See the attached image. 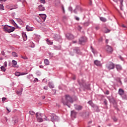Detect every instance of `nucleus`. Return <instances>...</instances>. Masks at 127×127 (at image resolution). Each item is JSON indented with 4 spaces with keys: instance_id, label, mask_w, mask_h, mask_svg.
Listing matches in <instances>:
<instances>
[{
    "instance_id": "nucleus-1",
    "label": "nucleus",
    "mask_w": 127,
    "mask_h": 127,
    "mask_svg": "<svg viewBox=\"0 0 127 127\" xmlns=\"http://www.w3.org/2000/svg\"><path fill=\"white\" fill-rule=\"evenodd\" d=\"M43 116L44 117L45 120H46V121H49V119H47L46 116L41 113L39 114L38 112L36 113V117L37 119L38 122L39 123H42V122H43V119H42V117Z\"/></svg>"
},
{
    "instance_id": "nucleus-2",
    "label": "nucleus",
    "mask_w": 127,
    "mask_h": 127,
    "mask_svg": "<svg viewBox=\"0 0 127 127\" xmlns=\"http://www.w3.org/2000/svg\"><path fill=\"white\" fill-rule=\"evenodd\" d=\"M73 99H72V97L69 96L68 95H65V100L63 101V103L64 105H66V106H68V104L69 103H71V104H73Z\"/></svg>"
},
{
    "instance_id": "nucleus-3",
    "label": "nucleus",
    "mask_w": 127,
    "mask_h": 127,
    "mask_svg": "<svg viewBox=\"0 0 127 127\" xmlns=\"http://www.w3.org/2000/svg\"><path fill=\"white\" fill-rule=\"evenodd\" d=\"M3 29L4 31L8 32V33H10V32L14 31V30H15V28L11 27L10 26L5 25L3 27Z\"/></svg>"
},
{
    "instance_id": "nucleus-4",
    "label": "nucleus",
    "mask_w": 127,
    "mask_h": 127,
    "mask_svg": "<svg viewBox=\"0 0 127 127\" xmlns=\"http://www.w3.org/2000/svg\"><path fill=\"white\" fill-rule=\"evenodd\" d=\"M51 121L53 122V123H54V122H58V121H59V117L55 114H51Z\"/></svg>"
},
{
    "instance_id": "nucleus-5",
    "label": "nucleus",
    "mask_w": 127,
    "mask_h": 127,
    "mask_svg": "<svg viewBox=\"0 0 127 127\" xmlns=\"http://www.w3.org/2000/svg\"><path fill=\"white\" fill-rule=\"evenodd\" d=\"M106 68L109 70H112L115 68V64L113 63L110 62L106 64Z\"/></svg>"
},
{
    "instance_id": "nucleus-6",
    "label": "nucleus",
    "mask_w": 127,
    "mask_h": 127,
    "mask_svg": "<svg viewBox=\"0 0 127 127\" xmlns=\"http://www.w3.org/2000/svg\"><path fill=\"white\" fill-rule=\"evenodd\" d=\"M81 88H82L83 90H90V85H86L85 83H83L81 85Z\"/></svg>"
},
{
    "instance_id": "nucleus-7",
    "label": "nucleus",
    "mask_w": 127,
    "mask_h": 127,
    "mask_svg": "<svg viewBox=\"0 0 127 127\" xmlns=\"http://www.w3.org/2000/svg\"><path fill=\"white\" fill-rule=\"evenodd\" d=\"M87 41V38L86 37H82L80 38V44H83L84 45L85 44V42Z\"/></svg>"
},
{
    "instance_id": "nucleus-8",
    "label": "nucleus",
    "mask_w": 127,
    "mask_h": 127,
    "mask_svg": "<svg viewBox=\"0 0 127 127\" xmlns=\"http://www.w3.org/2000/svg\"><path fill=\"white\" fill-rule=\"evenodd\" d=\"M106 49L108 53H112L113 52V48L109 45L106 46Z\"/></svg>"
},
{
    "instance_id": "nucleus-9",
    "label": "nucleus",
    "mask_w": 127,
    "mask_h": 127,
    "mask_svg": "<svg viewBox=\"0 0 127 127\" xmlns=\"http://www.w3.org/2000/svg\"><path fill=\"white\" fill-rule=\"evenodd\" d=\"M66 37L69 40L71 39H74V36L72 34L67 33L66 35Z\"/></svg>"
},
{
    "instance_id": "nucleus-10",
    "label": "nucleus",
    "mask_w": 127,
    "mask_h": 127,
    "mask_svg": "<svg viewBox=\"0 0 127 127\" xmlns=\"http://www.w3.org/2000/svg\"><path fill=\"white\" fill-rule=\"evenodd\" d=\"M77 116V113L75 111H72L71 112V117L72 119H75L76 117Z\"/></svg>"
},
{
    "instance_id": "nucleus-11",
    "label": "nucleus",
    "mask_w": 127,
    "mask_h": 127,
    "mask_svg": "<svg viewBox=\"0 0 127 127\" xmlns=\"http://www.w3.org/2000/svg\"><path fill=\"white\" fill-rule=\"evenodd\" d=\"M94 64L96 65V66H98L99 67H102V63H101V62L96 60L94 61Z\"/></svg>"
},
{
    "instance_id": "nucleus-12",
    "label": "nucleus",
    "mask_w": 127,
    "mask_h": 127,
    "mask_svg": "<svg viewBox=\"0 0 127 127\" xmlns=\"http://www.w3.org/2000/svg\"><path fill=\"white\" fill-rule=\"evenodd\" d=\"M88 104H89V105H90L92 108H98V106H97L95 104H94L92 101H88Z\"/></svg>"
},
{
    "instance_id": "nucleus-13",
    "label": "nucleus",
    "mask_w": 127,
    "mask_h": 127,
    "mask_svg": "<svg viewBox=\"0 0 127 127\" xmlns=\"http://www.w3.org/2000/svg\"><path fill=\"white\" fill-rule=\"evenodd\" d=\"M39 15L41 16V18H42L43 21H45V19H46V14H40Z\"/></svg>"
},
{
    "instance_id": "nucleus-14",
    "label": "nucleus",
    "mask_w": 127,
    "mask_h": 127,
    "mask_svg": "<svg viewBox=\"0 0 127 127\" xmlns=\"http://www.w3.org/2000/svg\"><path fill=\"white\" fill-rule=\"evenodd\" d=\"M124 93H125V91L124 90H123V89H122V88L119 89V95H120V96L124 95Z\"/></svg>"
},
{
    "instance_id": "nucleus-15",
    "label": "nucleus",
    "mask_w": 127,
    "mask_h": 127,
    "mask_svg": "<svg viewBox=\"0 0 127 127\" xmlns=\"http://www.w3.org/2000/svg\"><path fill=\"white\" fill-rule=\"evenodd\" d=\"M39 9L40 11H43V10H45V8L43 7V5H40L39 6Z\"/></svg>"
},
{
    "instance_id": "nucleus-16",
    "label": "nucleus",
    "mask_w": 127,
    "mask_h": 127,
    "mask_svg": "<svg viewBox=\"0 0 127 127\" xmlns=\"http://www.w3.org/2000/svg\"><path fill=\"white\" fill-rule=\"evenodd\" d=\"M26 30L27 31H33V29H32V27H31L30 26L27 25L26 26Z\"/></svg>"
},
{
    "instance_id": "nucleus-17",
    "label": "nucleus",
    "mask_w": 127,
    "mask_h": 127,
    "mask_svg": "<svg viewBox=\"0 0 127 127\" xmlns=\"http://www.w3.org/2000/svg\"><path fill=\"white\" fill-rule=\"evenodd\" d=\"M74 52L77 54L80 53V49H79V48H75L74 49Z\"/></svg>"
},
{
    "instance_id": "nucleus-18",
    "label": "nucleus",
    "mask_w": 127,
    "mask_h": 127,
    "mask_svg": "<svg viewBox=\"0 0 127 127\" xmlns=\"http://www.w3.org/2000/svg\"><path fill=\"white\" fill-rule=\"evenodd\" d=\"M82 117H83L84 118H88V117H89V113L86 112L83 113L82 115Z\"/></svg>"
},
{
    "instance_id": "nucleus-19",
    "label": "nucleus",
    "mask_w": 127,
    "mask_h": 127,
    "mask_svg": "<svg viewBox=\"0 0 127 127\" xmlns=\"http://www.w3.org/2000/svg\"><path fill=\"white\" fill-rule=\"evenodd\" d=\"M23 39L24 41H26L27 40V36H26V34H23Z\"/></svg>"
},
{
    "instance_id": "nucleus-20",
    "label": "nucleus",
    "mask_w": 127,
    "mask_h": 127,
    "mask_svg": "<svg viewBox=\"0 0 127 127\" xmlns=\"http://www.w3.org/2000/svg\"><path fill=\"white\" fill-rule=\"evenodd\" d=\"M16 94L18 95V96H21L22 94V89H21L20 91H16Z\"/></svg>"
},
{
    "instance_id": "nucleus-21",
    "label": "nucleus",
    "mask_w": 127,
    "mask_h": 127,
    "mask_svg": "<svg viewBox=\"0 0 127 127\" xmlns=\"http://www.w3.org/2000/svg\"><path fill=\"white\" fill-rule=\"evenodd\" d=\"M116 69L119 70H122V66H121L120 65L117 64L116 65Z\"/></svg>"
},
{
    "instance_id": "nucleus-22",
    "label": "nucleus",
    "mask_w": 127,
    "mask_h": 127,
    "mask_svg": "<svg viewBox=\"0 0 127 127\" xmlns=\"http://www.w3.org/2000/svg\"><path fill=\"white\" fill-rule=\"evenodd\" d=\"M54 38L56 39V40H58V39H60L61 37L58 35H55Z\"/></svg>"
},
{
    "instance_id": "nucleus-23",
    "label": "nucleus",
    "mask_w": 127,
    "mask_h": 127,
    "mask_svg": "<svg viewBox=\"0 0 127 127\" xmlns=\"http://www.w3.org/2000/svg\"><path fill=\"white\" fill-rule=\"evenodd\" d=\"M44 63L46 65H49V61L48 59H45L44 60Z\"/></svg>"
},
{
    "instance_id": "nucleus-24",
    "label": "nucleus",
    "mask_w": 127,
    "mask_h": 127,
    "mask_svg": "<svg viewBox=\"0 0 127 127\" xmlns=\"http://www.w3.org/2000/svg\"><path fill=\"white\" fill-rule=\"evenodd\" d=\"M75 106V109L77 111H79L80 110V106L77 105H74Z\"/></svg>"
},
{
    "instance_id": "nucleus-25",
    "label": "nucleus",
    "mask_w": 127,
    "mask_h": 127,
    "mask_svg": "<svg viewBox=\"0 0 127 127\" xmlns=\"http://www.w3.org/2000/svg\"><path fill=\"white\" fill-rule=\"evenodd\" d=\"M49 86L51 89H53V88H54V85L52 83H49Z\"/></svg>"
},
{
    "instance_id": "nucleus-26",
    "label": "nucleus",
    "mask_w": 127,
    "mask_h": 127,
    "mask_svg": "<svg viewBox=\"0 0 127 127\" xmlns=\"http://www.w3.org/2000/svg\"><path fill=\"white\" fill-rule=\"evenodd\" d=\"M100 20H101V21H103V22H106V21H107V19H106V18H104L103 17H100Z\"/></svg>"
},
{
    "instance_id": "nucleus-27",
    "label": "nucleus",
    "mask_w": 127,
    "mask_h": 127,
    "mask_svg": "<svg viewBox=\"0 0 127 127\" xmlns=\"http://www.w3.org/2000/svg\"><path fill=\"white\" fill-rule=\"evenodd\" d=\"M12 55L13 56V57H18V56H17V54L14 52L12 53Z\"/></svg>"
},
{
    "instance_id": "nucleus-28",
    "label": "nucleus",
    "mask_w": 127,
    "mask_h": 127,
    "mask_svg": "<svg viewBox=\"0 0 127 127\" xmlns=\"http://www.w3.org/2000/svg\"><path fill=\"white\" fill-rule=\"evenodd\" d=\"M29 114L30 115H31V116H34L35 115V112L32 111H30L29 112Z\"/></svg>"
},
{
    "instance_id": "nucleus-29",
    "label": "nucleus",
    "mask_w": 127,
    "mask_h": 127,
    "mask_svg": "<svg viewBox=\"0 0 127 127\" xmlns=\"http://www.w3.org/2000/svg\"><path fill=\"white\" fill-rule=\"evenodd\" d=\"M0 69H1V71H2V72H5L6 69H5V67H4V66H1L0 67Z\"/></svg>"
},
{
    "instance_id": "nucleus-30",
    "label": "nucleus",
    "mask_w": 127,
    "mask_h": 127,
    "mask_svg": "<svg viewBox=\"0 0 127 127\" xmlns=\"http://www.w3.org/2000/svg\"><path fill=\"white\" fill-rule=\"evenodd\" d=\"M47 42H48V44H49V45H52V44H53V42H51L49 39L47 40Z\"/></svg>"
},
{
    "instance_id": "nucleus-31",
    "label": "nucleus",
    "mask_w": 127,
    "mask_h": 127,
    "mask_svg": "<svg viewBox=\"0 0 127 127\" xmlns=\"http://www.w3.org/2000/svg\"><path fill=\"white\" fill-rule=\"evenodd\" d=\"M89 24H90V23L88 21L86 22L83 24L84 26H89Z\"/></svg>"
},
{
    "instance_id": "nucleus-32",
    "label": "nucleus",
    "mask_w": 127,
    "mask_h": 127,
    "mask_svg": "<svg viewBox=\"0 0 127 127\" xmlns=\"http://www.w3.org/2000/svg\"><path fill=\"white\" fill-rule=\"evenodd\" d=\"M28 72H20V76H23V75H27Z\"/></svg>"
},
{
    "instance_id": "nucleus-33",
    "label": "nucleus",
    "mask_w": 127,
    "mask_h": 127,
    "mask_svg": "<svg viewBox=\"0 0 127 127\" xmlns=\"http://www.w3.org/2000/svg\"><path fill=\"white\" fill-rule=\"evenodd\" d=\"M121 97L123 98V99H127V95L125 93L121 95Z\"/></svg>"
},
{
    "instance_id": "nucleus-34",
    "label": "nucleus",
    "mask_w": 127,
    "mask_h": 127,
    "mask_svg": "<svg viewBox=\"0 0 127 127\" xmlns=\"http://www.w3.org/2000/svg\"><path fill=\"white\" fill-rule=\"evenodd\" d=\"M61 2L60 0H56V4H57V5L60 4Z\"/></svg>"
},
{
    "instance_id": "nucleus-35",
    "label": "nucleus",
    "mask_w": 127,
    "mask_h": 127,
    "mask_svg": "<svg viewBox=\"0 0 127 127\" xmlns=\"http://www.w3.org/2000/svg\"><path fill=\"white\" fill-rule=\"evenodd\" d=\"M12 64H13V65H14V66H15L17 64V62H16L14 60H13L12 61Z\"/></svg>"
},
{
    "instance_id": "nucleus-36",
    "label": "nucleus",
    "mask_w": 127,
    "mask_h": 127,
    "mask_svg": "<svg viewBox=\"0 0 127 127\" xmlns=\"http://www.w3.org/2000/svg\"><path fill=\"white\" fill-rule=\"evenodd\" d=\"M15 76H20V72H16L15 73Z\"/></svg>"
},
{
    "instance_id": "nucleus-37",
    "label": "nucleus",
    "mask_w": 127,
    "mask_h": 127,
    "mask_svg": "<svg viewBox=\"0 0 127 127\" xmlns=\"http://www.w3.org/2000/svg\"><path fill=\"white\" fill-rule=\"evenodd\" d=\"M0 10H3V5L0 4Z\"/></svg>"
},
{
    "instance_id": "nucleus-38",
    "label": "nucleus",
    "mask_w": 127,
    "mask_h": 127,
    "mask_svg": "<svg viewBox=\"0 0 127 127\" xmlns=\"http://www.w3.org/2000/svg\"><path fill=\"white\" fill-rule=\"evenodd\" d=\"M110 31H111L110 30H109L108 29H105V33H109V32H110Z\"/></svg>"
},
{
    "instance_id": "nucleus-39",
    "label": "nucleus",
    "mask_w": 127,
    "mask_h": 127,
    "mask_svg": "<svg viewBox=\"0 0 127 127\" xmlns=\"http://www.w3.org/2000/svg\"><path fill=\"white\" fill-rule=\"evenodd\" d=\"M104 103L106 106L108 105V101H107V100H105Z\"/></svg>"
},
{
    "instance_id": "nucleus-40",
    "label": "nucleus",
    "mask_w": 127,
    "mask_h": 127,
    "mask_svg": "<svg viewBox=\"0 0 127 127\" xmlns=\"http://www.w3.org/2000/svg\"><path fill=\"white\" fill-rule=\"evenodd\" d=\"M41 3H45V0H40Z\"/></svg>"
},
{
    "instance_id": "nucleus-41",
    "label": "nucleus",
    "mask_w": 127,
    "mask_h": 127,
    "mask_svg": "<svg viewBox=\"0 0 127 127\" xmlns=\"http://www.w3.org/2000/svg\"><path fill=\"white\" fill-rule=\"evenodd\" d=\"M2 55H3V56H4L5 55V53H4V52L3 51H2L1 52Z\"/></svg>"
},
{
    "instance_id": "nucleus-42",
    "label": "nucleus",
    "mask_w": 127,
    "mask_h": 127,
    "mask_svg": "<svg viewBox=\"0 0 127 127\" xmlns=\"http://www.w3.org/2000/svg\"><path fill=\"white\" fill-rule=\"evenodd\" d=\"M21 58H22L23 59H24L25 60H26L28 59L27 57H23V56H21Z\"/></svg>"
},
{
    "instance_id": "nucleus-43",
    "label": "nucleus",
    "mask_w": 127,
    "mask_h": 127,
    "mask_svg": "<svg viewBox=\"0 0 127 127\" xmlns=\"http://www.w3.org/2000/svg\"><path fill=\"white\" fill-rule=\"evenodd\" d=\"M36 19H37V21H39V19H40V17L39 16H37L36 18Z\"/></svg>"
},
{
    "instance_id": "nucleus-44",
    "label": "nucleus",
    "mask_w": 127,
    "mask_h": 127,
    "mask_svg": "<svg viewBox=\"0 0 127 127\" xmlns=\"http://www.w3.org/2000/svg\"><path fill=\"white\" fill-rule=\"evenodd\" d=\"M4 65L5 67H6L7 66V62H5L4 63Z\"/></svg>"
},
{
    "instance_id": "nucleus-45",
    "label": "nucleus",
    "mask_w": 127,
    "mask_h": 127,
    "mask_svg": "<svg viewBox=\"0 0 127 127\" xmlns=\"http://www.w3.org/2000/svg\"><path fill=\"white\" fill-rule=\"evenodd\" d=\"M47 89H48V87H47V86L44 87V90H46V91H47Z\"/></svg>"
},
{
    "instance_id": "nucleus-46",
    "label": "nucleus",
    "mask_w": 127,
    "mask_h": 127,
    "mask_svg": "<svg viewBox=\"0 0 127 127\" xmlns=\"http://www.w3.org/2000/svg\"><path fill=\"white\" fill-rule=\"evenodd\" d=\"M5 100H6V98H5V97H3L2 98V102H4V101H5Z\"/></svg>"
},
{
    "instance_id": "nucleus-47",
    "label": "nucleus",
    "mask_w": 127,
    "mask_h": 127,
    "mask_svg": "<svg viewBox=\"0 0 127 127\" xmlns=\"http://www.w3.org/2000/svg\"><path fill=\"white\" fill-rule=\"evenodd\" d=\"M95 29H96V30H98L100 29V27L99 26H97L95 27Z\"/></svg>"
},
{
    "instance_id": "nucleus-48",
    "label": "nucleus",
    "mask_w": 127,
    "mask_h": 127,
    "mask_svg": "<svg viewBox=\"0 0 127 127\" xmlns=\"http://www.w3.org/2000/svg\"><path fill=\"white\" fill-rule=\"evenodd\" d=\"M62 8L63 10L64 13H65V10L64 9V6H62Z\"/></svg>"
},
{
    "instance_id": "nucleus-49",
    "label": "nucleus",
    "mask_w": 127,
    "mask_h": 127,
    "mask_svg": "<svg viewBox=\"0 0 127 127\" xmlns=\"http://www.w3.org/2000/svg\"><path fill=\"white\" fill-rule=\"evenodd\" d=\"M18 123V120L17 119H16L14 121V124H17Z\"/></svg>"
},
{
    "instance_id": "nucleus-50",
    "label": "nucleus",
    "mask_w": 127,
    "mask_h": 127,
    "mask_svg": "<svg viewBox=\"0 0 127 127\" xmlns=\"http://www.w3.org/2000/svg\"><path fill=\"white\" fill-rule=\"evenodd\" d=\"M12 23H13V24H15V25H16V26H17V24H16V23H15V22H14V21H12Z\"/></svg>"
},
{
    "instance_id": "nucleus-51",
    "label": "nucleus",
    "mask_w": 127,
    "mask_h": 127,
    "mask_svg": "<svg viewBox=\"0 0 127 127\" xmlns=\"http://www.w3.org/2000/svg\"><path fill=\"white\" fill-rule=\"evenodd\" d=\"M106 95H109V94H110V92L109 91V90L106 91Z\"/></svg>"
},
{
    "instance_id": "nucleus-52",
    "label": "nucleus",
    "mask_w": 127,
    "mask_h": 127,
    "mask_svg": "<svg viewBox=\"0 0 127 127\" xmlns=\"http://www.w3.org/2000/svg\"><path fill=\"white\" fill-rule=\"evenodd\" d=\"M120 3L122 5L123 4V2L124 1V0H120Z\"/></svg>"
},
{
    "instance_id": "nucleus-53",
    "label": "nucleus",
    "mask_w": 127,
    "mask_h": 127,
    "mask_svg": "<svg viewBox=\"0 0 127 127\" xmlns=\"http://www.w3.org/2000/svg\"><path fill=\"white\" fill-rule=\"evenodd\" d=\"M118 80L119 81L120 84H122V81H121V78H119Z\"/></svg>"
},
{
    "instance_id": "nucleus-54",
    "label": "nucleus",
    "mask_w": 127,
    "mask_h": 127,
    "mask_svg": "<svg viewBox=\"0 0 127 127\" xmlns=\"http://www.w3.org/2000/svg\"><path fill=\"white\" fill-rule=\"evenodd\" d=\"M63 19H67V17L66 16H64Z\"/></svg>"
},
{
    "instance_id": "nucleus-55",
    "label": "nucleus",
    "mask_w": 127,
    "mask_h": 127,
    "mask_svg": "<svg viewBox=\"0 0 127 127\" xmlns=\"http://www.w3.org/2000/svg\"><path fill=\"white\" fill-rule=\"evenodd\" d=\"M19 1H21L22 2H25V0H18Z\"/></svg>"
},
{
    "instance_id": "nucleus-56",
    "label": "nucleus",
    "mask_w": 127,
    "mask_h": 127,
    "mask_svg": "<svg viewBox=\"0 0 127 127\" xmlns=\"http://www.w3.org/2000/svg\"><path fill=\"white\" fill-rule=\"evenodd\" d=\"M6 110L8 112V113H10V110L8 109V108H6Z\"/></svg>"
},
{
    "instance_id": "nucleus-57",
    "label": "nucleus",
    "mask_w": 127,
    "mask_h": 127,
    "mask_svg": "<svg viewBox=\"0 0 127 127\" xmlns=\"http://www.w3.org/2000/svg\"><path fill=\"white\" fill-rule=\"evenodd\" d=\"M114 122H117L118 121V119L117 118H114Z\"/></svg>"
},
{
    "instance_id": "nucleus-58",
    "label": "nucleus",
    "mask_w": 127,
    "mask_h": 127,
    "mask_svg": "<svg viewBox=\"0 0 127 127\" xmlns=\"http://www.w3.org/2000/svg\"><path fill=\"white\" fill-rule=\"evenodd\" d=\"M72 79H73V80H76V76H74L72 77Z\"/></svg>"
},
{
    "instance_id": "nucleus-59",
    "label": "nucleus",
    "mask_w": 127,
    "mask_h": 127,
    "mask_svg": "<svg viewBox=\"0 0 127 127\" xmlns=\"http://www.w3.org/2000/svg\"><path fill=\"white\" fill-rule=\"evenodd\" d=\"M122 27H124V28H126V27H127V26H125V25H122Z\"/></svg>"
},
{
    "instance_id": "nucleus-60",
    "label": "nucleus",
    "mask_w": 127,
    "mask_h": 127,
    "mask_svg": "<svg viewBox=\"0 0 127 127\" xmlns=\"http://www.w3.org/2000/svg\"><path fill=\"white\" fill-rule=\"evenodd\" d=\"M75 19L76 20H79V17H75Z\"/></svg>"
},
{
    "instance_id": "nucleus-61",
    "label": "nucleus",
    "mask_w": 127,
    "mask_h": 127,
    "mask_svg": "<svg viewBox=\"0 0 127 127\" xmlns=\"http://www.w3.org/2000/svg\"><path fill=\"white\" fill-rule=\"evenodd\" d=\"M109 42V40L106 39V43H108Z\"/></svg>"
},
{
    "instance_id": "nucleus-62",
    "label": "nucleus",
    "mask_w": 127,
    "mask_h": 127,
    "mask_svg": "<svg viewBox=\"0 0 127 127\" xmlns=\"http://www.w3.org/2000/svg\"><path fill=\"white\" fill-rule=\"evenodd\" d=\"M42 98L43 100H44V99H45V96H42Z\"/></svg>"
},
{
    "instance_id": "nucleus-63",
    "label": "nucleus",
    "mask_w": 127,
    "mask_h": 127,
    "mask_svg": "<svg viewBox=\"0 0 127 127\" xmlns=\"http://www.w3.org/2000/svg\"><path fill=\"white\" fill-rule=\"evenodd\" d=\"M68 9H69V10H72V8H71V7H69V8H68Z\"/></svg>"
},
{
    "instance_id": "nucleus-64",
    "label": "nucleus",
    "mask_w": 127,
    "mask_h": 127,
    "mask_svg": "<svg viewBox=\"0 0 127 127\" xmlns=\"http://www.w3.org/2000/svg\"><path fill=\"white\" fill-rule=\"evenodd\" d=\"M0 1H6V0H0Z\"/></svg>"
}]
</instances>
